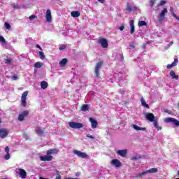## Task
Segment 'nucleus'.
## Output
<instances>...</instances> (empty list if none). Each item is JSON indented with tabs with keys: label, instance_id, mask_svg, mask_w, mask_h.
Returning a JSON list of instances; mask_svg holds the SVG:
<instances>
[{
	"label": "nucleus",
	"instance_id": "bf43d9fd",
	"mask_svg": "<svg viewBox=\"0 0 179 179\" xmlns=\"http://www.w3.org/2000/svg\"><path fill=\"white\" fill-rule=\"evenodd\" d=\"M0 124H2V120L0 119Z\"/></svg>",
	"mask_w": 179,
	"mask_h": 179
},
{
	"label": "nucleus",
	"instance_id": "5701e85b",
	"mask_svg": "<svg viewBox=\"0 0 179 179\" xmlns=\"http://www.w3.org/2000/svg\"><path fill=\"white\" fill-rule=\"evenodd\" d=\"M72 17H79L80 16V12L78 10H74L71 13Z\"/></svg>",
	"mask_w": 179,
	"mask_h": 179
},
{
	"label": "nucleus",
	"instance_id": "9b49d317",
	"mask_svg": "<svg viewBox=\"0 0 179 179\" xmlns=\"http://www.w3.org/2000/svg\"><path fill=\"white\" fill-rule=\"evenodd\" d=\"M137 10L138 7L131 5L129 3H127L126 10H128V12H134V10Z\"/></svg>",
	"mask_w": 179,
	"mask_h": 179
},
{
	"label": "nucleus",
	"instance_id": "c756f323",
	"mask_svg": "<svg viewBox=\"0 0 179 179\" xmlns=\"http://www.w3.org/2000/svg\"><path fill=\"white\" fill-rule=\"evenodd\" d=\"M43 63H40V62H36L34 65V68H41V66H43Z\"/></svg>",
	"mask_w": 179,
	"mask_h": 179
},
{
	"label": "nucleus",
	"instance_id": "9d476101",
	"mask_svg": "<svg viewBox=\"0 0 179 179\" xmlns=\"http://www.w3.org/2000/svg\"><path fill=\"white\" fill-rule=\"evenodd\" d=\"M145 118L146 120H148V121H150V122H154L157 120L155 115L152 113H147L145 115Z\"/></svg>",
	"mask_w": 179,
	"mask_h": 179
},
{
	"label": "nucleus",
	"instance_id": "58836bf2",
	"mask_svg": "<svg viewBox=\"0 0 179 179\" xmlns=\"http://www.w3.org/2000/svg\"><path fill=\"white\" fill-rule=\"evenodd\" d=\"M5 64H12V59L10 58H7V59H5Z\"/></svg>",
	"mask_w": 179,
	"mask_h": 179
},
{
	"label": "nucleus",
	"instance_id": "7c9ffc66",
	"mask_svg": "<svg viewBox=\"0 0 179 179\" xmlns=\"http://www.w3.org/2000/svg\"><path fill=\"white\" fill-rule=\"evenodd\" d=\"M147 23L145 21L138 22V27H142V26H146Z\"/></svg>",
	"mask_w": 179,
	"mask_h": 179
},
{
	"label": "nucleus",
	"instance_id": "cd10ccee",
	"mask_svg": "<svg viewBox=\"0 0 179 179\" xmlns=\"http://www.w3.org/2000/svg\"><path fill=\"white\" fill-rule=\"evenodd\" d=\"M141 102L143 107H145V108H149V105L146 103V101H145V99H143V97H141Z\"/></svg>",
	"mask_w": 179,
	"mask_h": 179
},
{
	"label": "nucleus",
	"instance_id": "de8ad7c7",
	"mask_svg": "<svg viewBox=\"0 0 179 179\" xmlns=\"http://www.w3.org/2000/svg\"><path fill=\"white\" fill-rule=\"evenodd\" d=\"M5 152H6V154L9 153V147L6 146L4 149Z\"/></svg>",
	"mask_w": 179,
	"mask_h": 179
},
{
	"label": "nucleus",
	"instance_id": "2eb2a0df",
	"mask_svg": "<svg viewBox=\"0 0 179 179\" xmlns=\"http://www.w3.org/2000/svg\"><path fill=\"white\" fill-rule=\"evenodd\" d=\"M117 155H119V156H121V157H125V156L128 155V150L127 149L119 150L117 151Z\"/></svg>",
	"mask_w": 179,
	"mask_h": 179
},
{
	"label": "nucleus",
	"instance_id": "f3484780",
	"mask_svg": "<svg viewBox=\"0 0 179 179\" xmlns=\"http://www.w3.org/2000/svg\"><path fill=\"white\" fill-rule=\"evenodd\" d=\"M90 122H91L92 128H93L94 129L95 128H97V125H99V122H97V120H96L95 119H93L92 117H90Z\"/></svg>",
	"mask_w": 179,
	"mask_h": 179
},
{
	"label": "nucleus",
	"instance_id": "423d86ee",
	"mask_svg": "<svg viewBox=\"0 0 179 179\" xmlns=\"http://www.w3.org/2000/svg\"><path fill=\"white\" fill-rule=\"evenodd\" d=\"M30 112L29 110H24L18 115V120L19 121H24V118L29 116Z\"/></svg>",
	"mask_w": 179,
	"mask_h": 179
},
{
	"label": "nucleus",
	"instance_id": "4d7b16f0",
	"mask_svg": "<svg viewBox=\"0 0 179 179\" xmlns=\"http://www.w3.org/2000/svg\"><path fill=\"white\" fill-rule=\"evenodd\" d=\"M39 179H48V178L40 177Z\"/></svg>",
	"mask_w": 179,
	"mask_h": 179
},
{
	"label": "nucleus",
	"instance_id": "6e6d98bb",
	"mask_svg": "<svg viewBox=\"0 0 179 179\" xmlns=\"http://www.w3.org/2000/svg\"><path fill=\"white\" fill-rule=\"evenodd\" d=\"M171 45H173V43H170L168 45L169 47H171Z\"/></svg>",
	"mask_w": 179,
	"mask_h": 179
},
{
	"label": "nucleus",
	"instance_id": "13d9d810",
	"mask_svg": "<svg viewBox=\"0 0 179 179\" xmlns=\"http://www.w3.org/2000/svg\"><path fill=\"white\" fill-rule=\"evenodd\" d=\"M171 10L173 13V10L174 11V10L173 9V8H171Z\"/></svg>",
	"mask_w": 179,
	"mask_h": 179
},
{
	"label": "nucleus",
	"instance_id": "7ed1b4c3",
	"mask_svg": "<svg viewBox=\"0 0 179 179\" xmlns=\"http://www.w3.org/2000/svg\"><path fill=\"white\" fill-rule=\"evenodd\" d=\"M29 94L28 91H25L22 93V96H21V105L22 107H26L27 105V95Z\"/></svg>",
	"mask_w": 179,
	"mask_h": 179
},
{
	"label": "nucleus",
	"instance_id": "a878e982",
	"mask_svg": "<svg viewBox=\"0 0 179 179\" xmlns=\"http://www.w3.org/2000/svg\"><path fill=\"white\" fill-rule=\"evenodd\" d=\"M170 76L172 78V79H176V80H178V76L176 75V72H174V71H171L170 72Z\"/></svg>",
	"mask_w": 179,
	"mask_h": 179
},
{
	"label": "nucleus",
	"instance_id": "680f3d73",
	"mask_svg": "<svg viewBox=\"0 0 179 179\" xmlns=\"http://www.w3.org/2000/svg\"><path fill=\"white\" fill-rule=\"evenodd\" d=\"M34 73H36V71H34Z\"/></svg>",
	"mask_w": 179,
	"mask_h": 179
},
{
	"label": "nucleus",
	"instance_id": "e2e57ef3",
	"mask_svg": "<svg viewBox=\"0 0 179 179\" xmlns=\"http://www.w3.org/2000/svg\"><path fill=\"white\" fill-rule=\"evenodd\" d=\"M178 107H179V103H178Z\"/></svg>",
	"mask_w": 179,
	"mask_h": 179
},
{
	"label": "nucleus",
	"instance_id": "a211bd4d",
	"mask_svg": "<svg viewBox=\"0 0 179 179\" xmlns=\"http://www.w3.org/2000/svg\"><path fill=\"white\" fill-rule=\"evenodd\" d=\"M111 163L113 164V166H115V167H121V166H122V164H121V162L120 161V159H113L111 161Z\"/></svg>",
	"mask_w": 179,
	"mask_h": 179
},
{
	"label": "nucleus",
	"instance_id": "393cba45",
	"mask_svg": "<svg viewBox=\"0 0 179 179\" xmlns=\"http://www.w3.org/2000/svg\"><path fill=\"white\" fill-rule=\"evenodd\" d=\"M68 64V59L64 58L59 62L60 66H64Z\"/></svg>",
	"mask_w": 179,
	"mask_h": 179
},
{
	"label": "nucleus",
	"instance_id": "f03ea898",
	"mask_svg": "<svg viewBox=\"0 0 179 179\" xmlns=\"http://www.w3.org/2000/svg\"><path fill=\"white\" fill-rule=\"evenodd\" d=\"M69 125L70 128H73V129H80V128H83V123H78L76 122H69Z\"/></svg>",
	"mask_w": 179,
	"mask_h": 179
},
{
	"label": "nucleus",
	"instance_id": "aec40b11",
	"mask_svg": "<svg viewBox=\"0 0 179 179\" xmlns=\"http://www.w3.org/2000/svg\"><path fill=\"white\" fill-rule=\"evenodd\" d=\"M177 64H178V59L176 58L172 64L166 66V68L167 69H171V68H173V66H177Z\"/></svg>",
	"mask_w": 179,
	"mask_h": 179
},
{
	"label": "nucleus",
	"instance_id": "3c124183",
	"mask_svg": "<svg viewBox=\"0 0 179 179\" xmlns=\"http://www.w3.org/2000/svg\"><path fill=\"white\" fill-rule=\"evenodd\" d=\"M87 138H90V139H94V136H93L92 135H87Z\"/></svg>",
	"mask_w": 179,
	"mask_h": 179
},
{
	"label": "nucleus",
	"instance_id": "6e6552de",
	"mask_svg": "<svg viewBox=\"0 0 179 179\" xmlns=\"http://www.w3.org/2000/svg\"><path fill=\"white\" fill-rule=\"evenodd\" d=\"M98 43L99 44H101V45L103 48H108V41H107V39H106L104 38L99 39Z\"/></svg>",
	"mask_w": 179,
	"mask_h": 179
},
{
	"label": "nucleus",
	"instance_id": "09e8293b",
	"mask_svg": "<svg viewBox=\"0 0 179 179\" xmlns=\"http://www.w3.org/2000/svg\"><path fill=\"white\" fill-rule=\"evenodd\" d=\"M124 29H125V26H124V25H122V26H120V27H119V29H120L121 31H122V30H124Z\"/></svg>",
	"mask_w": 179,
	"mask_h": 179
},
{
	"label": "nucleus",
	"instance_id": "ddd939ff",
	"mask_svg": "<svg viewBox=\"0 0 179 179\" xmlns=\"http://www.w3.org/2000/svg\"><path fill=\"white\" fill-rule=\"evenodd\" d=\"M58 153H59V150L57 148H53L48 150L46 152V155H48V156H51V155H58Z\"/></svg>",
	"mask_w": 179,
	"mask_h": 179
},
{
	"label": "nucleus",
	"instance_id": "c85d7f7f",
	"mask_svg": "<svg viewBox=\"0 0 179 179\" xmlns=\"http://www.w3.org/2000/svg\"><path fill=\"white\" fill-rule=\"evenodd\" d=\"M81 111H89V105L83 104L81 106Z\"/></svg>",
	"mask_w": 179,
	"mask_h": 179
},
{
	"label": "nucleus",
	"instance_id": "79ce46f5",
	"mask_svg": "<svg viewBox=\"0 0 179 179\" xmlns=\"http://www.w3.org/2000/svg\"><path fill=\"white\" fill-rule=\"evenodd\" d=\"M29 20H33L34 19H37V16L32 15L31 16L29 17Z\"/></svg>",
	"mask_w": 179,
	"mask_h": 179
},
{
	"label": "nucleus",
	"instance_id": "052dcab7",
	"mask_svg": "<svg viewBox=\"0 0 179 179\" xmlns=\"http://www.w3.org/2000/svg\"><path fill=\"white\" fill-rule=\"evenodd\" d=\"M166 113H169V111L166 110Z\"/></svg>",
	"mask_w": 179,
	"mask_h": 179
},
{
	"label": "nucleus",
	"instance_id": "864d4df0",
	"mask_svg": "<svg viewBox=\"0 0 179 179\" xmlns=\"http://www.w3.org/2000/svg\"><path fill=\"white\" fill-rule=\"evenodd\" d=\"M105 0H98V2H100L101 3H104Z\"/></svg>",
	"mask_w": 179,
	"mask_h": 179
},
{
	"label": "nucleus",
	"instance_id": "f704fd0d",
	"mask_svg": "<svg viewBox=\"0 0 179 179\" xmlns=\"http://www.w3.org/2000/svg\"><path fill=\"white\" fill-rule=\"evenodd\" d=\"M173 124L176 125V127H179V121L177 119L173 118Z\"/></svg>",
	"mask_w": 179,
	"mask_h": 179
},
{
	"label": "nucleus",
	"instance_id": "49530a36",
	"mask_svg": "<svg viewBox=\"0 0 179 179\" xmlns=\"http://www.w3.org/2000/svg\"><path fill=\"white\" fill-rule=\"evenodd\" d=\"M12 7L14 8V9H19V6H17V4H12Z\"/></svg>",
	"mask_w": 179,
	"mask_h": 179
},
{
	"label": "nucleus",
	"instance_id": "a18cd8bd",
	"mask_svg": "<svg viewBox=\"0 0 179 179\" xmlns=\"http://www.w3.org/2000/svg\"><path fill=\"white\" fill-rule=\"evenodd\" d=\"M150 3L151 8H153V6H155V0H150Z\"/></svg>",
	"mask_w": 179,
	"mask_h": 179
},
{
	"label": "nucleus",
	"instance_id": "473e14b6",
	"mask_svg": "<svg viewBox=\"0 0 179 179\" xmlns=\"http://www.w3.org/2000/svg\"><path fill=\"white\" fill-rule=\"evenodd\" d=\"M39 57L41 59H45V55H44V52H39Z\"/></svg>",
	"mask_w": 179,
	"mask_h": 179
},
{
	"label": "nucleus",
	"instance_id": "ea45409f",
	"mask_svg": "<svg viewBox=\"0 0 179 179\" xmlns=\"http://www.w3.org/2000/svg\"><path fill=\"white\" fill-rule=\"evenodd\" d=\"M4 159L5 160H9L10 159V153H7L5 156H4Z\"/></svg>",
	"mask_w": 179,
	"mask_h": 179
},
{
	"label": "nucleus",
	"instance_id": "2f4dec72",
	"mask_svg": "<svg viewBox=\"0 0 179 179\" xmlns=\"http://www.w3.org/2000/svg\"><path fill=\"white\" fill-rule=\"evenodd\" d=\"M0 42L2 43L3 44H6V40L2 36H0Z\"/></svg>",
	"mask_w": 179,
	"mask_h": 179
},
{
	"label": "nucleus",
	"instance_id": "4c0bfd02",
	"mask_svg": "<svg viewBox=\"0 0 179 179\" xmlns=\"http://www.w3.org/2000/svg\"><path fill=\"white\" fill-rule=\"evenodd\" d=\"M166 3H167V1H166L165 0H162L158 6H163L164 5H166Z\"/></svg>",
	"mask_w": 179,
	"mask_h": 179
},
{
	"label": "nucleus",
	"instance_id": "dca6fc26",
	"mask_svg": "<svg viewBox=\"0 0 179 179\" xmlns=\"http://www.w3.org/2000/svg\"><path fill=\"white\" fill-rule=\"evenodd\" d=\"M35 132L37 135H44L45 134V128L36 127Z\"/></svg>",
	"mask_w": 179,
	"mask_h": 179
},
{
	"label": "nucleus",
	"instance_id": "8fccbe9b",
	"mask_svg": "<svg viewBox=\"0 0 179 179\" xmlns=\"http://www.w3.org/2000/svg\"><path fill=\"white\" fill-rule=\"evenodd\" d=\"M36 48H38V50H41V51H43V48H41V46H40L39 45H36Z\"/></svg>",
	"mask_w": 179,
	"mask_h": 179
},
{
	"label": "nucleus",
	"instance_id": "e433bc0d",
	"mask_svg": "<svg viewBox=\"0 0 179 179\" xmlns=\"http://www.w3.org/2000/svg\"><path fill=\"white\" fill-rule=\"evenodd\" d=\"M4 27H6V29H7L8 30H10V24L8 22H5L4 23Z\"/></svg>",
	"mask_w": 179,
	"mask_h": 179
},
{
	"label": "nucleus",
	"instance_id": "72a5a7b5",
	"mask_svg": "<svg viewBox=\"0 0 179 179\" xmlns=\"http://www.w3.org/2000/svg\"><path fill=\"white\" fill-rule=\"evenodd\" d=\"M173 120H174V118H173V117H166L165 119V122H167V123L173 122Z\"/></svg>",
	"mask_w": 179,
	"mask_h": 179
},
{
	"label": "nucleus",
	"instance_id": "a19ab883",
	"mask_svg": "<svg viewBox=\"0 0 179 179\" xmlns=\"http://www.w3.org/2000/svg\"><path fill=\"white\" fill-rule=\"evenodd\" d=\"M55 179H61V175L59 174V171H56V178Z\"/></svg>",
	"mask_w": 179,
	"mask_h": 179
},
{
	"label": "nucleus",
	"instance_id": "bb28decb",
	"mask_svg": "<svg viewBox=\"0 0 179 179\" xmlns=\"http://www.w3.org/2000/svg\"><path fill=\"white\" fill-rule=\"evenodd\" d=\"M41 89H47V87H48V83L46 81H42L41 83Z\"/></svg>",
	"mask_w": 179,
	"mask_h": 179
},
{
	"label": "nucleus",
	"instance_id": "c03bdc74",
	"mask_svg": "<svg viewBox=\"0 0 179 179\" xmlns=\"http://www.w3.org/2000/svg\"><path fill=\"white\" fill-rule=\"evenodd\" d=\"M12 80H17V79H19V77H17V75H14L11 77Z\"/></svg>",
	"mask_w": 179,
	"mask_h": 179
},
{
	"label": "nucleus",
	"instance_id": "4468645a",
	"mask_svg": "<svg viewBox=\"0 0 179 179\" xmlns=\"http://www.w3.org/2000/svg\"><path fill=\"white\" fill-rule=\"evenodd\" d=\"M46 22L48 23H50V22H52V17L51 16V10L48 9L46 11V15H45Z\"/></svg>",
	"mask_w": 179,
	"mask_h": 179
},
{
	"label": "nucleus",
	"instance_id": "f8f14e48",
	"mask_svg": "<svg viewBox=\"0 0 179 179\" xmlns=\"http://www.w3.org/2000/svg\"><path fill=\"white\" fill-rule=\"evenodd\" d=\"M53 157L52 155H45V156H41L40 157V160L41 162H51L52 160Z\"/></svg>",
	"mask_w": 179,
	"mask_h": 179
},
{
	"label": "nucleus",
	"instance_id": "5fc2aeb1",
	"mask_svg": "<svg viewBox=\"0 0 179 179\" xmlns=\"http://www.w3.org/2000/svg\"><path fill=\"white\" fill-rule=\"evenodd\" d=\"M130 47H131V48H135V45H134V44H131V45H130Z\"/></svg>",
	"mask_w": 179,
	"mask_h": 179
},
{
	"label": "nucleus",
	"instance_id": "20e7f679",
	"mask_svg": "<svg viewBox=\"0 0 179 179\" xmlns=\"http://www.w3.org/2000/svg\"><path fill=\"white\" fill-rule=\"evenodd\" d=\"M157 171H159V169H157V168H152L145 171L140 173L138 174V177L139 178H141V177H143V176H145V174H148V173H150L151 174H153L154 173H157Z\"/></svg>",
	"mask_w": 179,
	"mask_h": 179
},
{
	"label": "nucleus",
	"instance_id": "f257e3e1",
	"mask_svg": "<svg viewBox=\"0 0 179 179\" xmlns=\"http://www.w3.org/2000/svg\"><path fill=\"white\" fill-rule=\"evenodd\" d=\"M103 64V61H100L98 63H96L94 69L95 78H99L100 76V69H101Z\"/></svg>",
	"mask_w": 179,
	"mask_h": 179
},
{
	"label": "nucleus",
	"instance_id": "39448f33",
	"mask_svg": "<svg viewBox=\"0 0 179 179\" xmlns=\"http://www.w3.org/2000/svg\"><path fill=\"white\" fill-rule=\"evenodd\" d=\"M167 8H164L161 13L159 14L158 15V22H159V23H162V22H163V20H164L165 19V16H166V13H167Z\"/></svg>",
	"mask_w": 179,
	"mask_h": 179
},
{
	"label": "nucleus",
	"instance_id": "1a4fd4ad",
	"mask_svg": "<svg viewBox=\"0 0 179 179\" xmlns=\"http://www.w3.org/2000/svg\"><path fill=\"white\" fill-rule=\"evenodd\" d=\"M8 135L9 131H8V129L3 128L0 129V138H1V139L6 138Z\"/></svg>",
	"mask_w": 179,
	"mask_h": 179
},
{
	"label": "nucleus",
	"instance_id": "37998d69",
	"mask_svg": "<svg viewBox=\"0 0 179 179\" xmlns=\"http://www.w3.org/2000/svg\"><path fill=\"white\" fill-rule=\"evenodd\" d=\"M172 15L173 16V17H175L176 19H177V20L179 21V17L177 16V15H176V13H174V11L172 10Z\"/></svg>",
	"mask_w": 179,
	"mask_h": 179
},
{
	"label": "nucleus",
	"instance_id": "412c9836",
	"mask_svg": "<svg viewBox=\"0 0 179 179\" xmlns=\"http://www.w3.org/2000/svg\"><path fill=\"white\" fill-rule=\"evenodd\" d=\"M131 127L135 129L136 131H146V127H141L136 124H131Z\"/></svg>",
	"mask_w": 179,
	"mask_h": 179
},
{
	"label": "nucleus",
	"instance_id": "603ef678",
	"mask_svg": "<svg viewBox=\"0 0 179 179\" xmlns=\"http://www.w3.org/2000/svg\"><path fill=\"white\" fill-rule=\"evenodd\" d=\"M132 160H138V157H136V156H134V157H132V159H131Z\"/></svg>",
	"mask_w": 179,
	"mask_h": 179
},
{
	"label": "nucleus",
	"instance_id": "b1692460",
	"mask_svg": "<svg viewBox=\"0 0 179 179\" xmlns=\"http://www.w3.org/2000/svg\"><path fill=\"white\" fill-rule=\"evenodd\" d=\"M153 125L155 128H157V131H162V127L159 126V122H157V120H155L153 122Z\"/></svg>",
	"mask_w": 179,
	"mask_h": 179
},
{
	"label": "nucleus",
	"instance_id": "0eeeda50",
	"mask_svg": "<svg viewBox=\"0 0 179 179\" xmlns=\"http://www.w3.org/2000/svg\"><path fill=\"white\" fill-rule=\"evenodd\" d=\"M73 153L77 155L78 157H81V159H87V157H89V155H87L86 152H82L81 151L77 150H74Z\"/></svg>",
	"mask_w": 179,
	"mask_h": 179
},
{
	"label": "nucleus",
	"instance_id": "6ab92c4d",
	"mask_svg": "<svg viewBox=\"0 0 179 179\" xmlns=\"http://www.w3.org/2000/svg\"><path fill=\"white\" fill-rule=\"evenodd\" d=\"M20 173L19 176L21 178H27V173H26V171L22 169H20Z\"/></svg>",
	"mask_w": 179,
	"mask_h": 179
},
{
	"label": "nucleus",
	"instance_id": "4be33fe9",
	"mask_svg": "<svg viewBox=\"0 0 179 179\" xmlns=\"http://www.w3.org/2000/svg\"><path fill=\"white\" fill-rule=\"evenodd\" d=\"M134 20H131L130 21V33L131 34H134V33H135V25L134 24Z\"/></svg>",
	"mask_w": 179,
	"mask_h": 179
},
{
	"label": "nucleus",
	"instance_id": "c9c22d12",
	"mask_svg": "<svg viewBox=\"0 0 179 179\" xmlns=\"http://www.w3.org/2000/svg\"><path fill=\"white\" fill-rule=\"evenodd\" d=\"M59 51H62L64 50H66V45L63 44L59 48Z\"/></svg>",
	"mask_w": 179,
	"mask_h": 179
}]
</instances>
